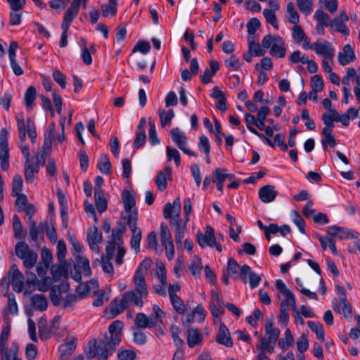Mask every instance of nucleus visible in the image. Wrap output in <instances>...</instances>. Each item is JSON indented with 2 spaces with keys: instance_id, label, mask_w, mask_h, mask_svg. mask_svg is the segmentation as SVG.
I'll list each match as a JSON object with an SVG mask.
<instances>
[{
  "instance_id": "1",
  "label": "nucleus",
  "mask_w": 360,
  "mask_h": 360,
  "mask_svg": "<svg viewBox=\"0 0 360 360\" xmlns=\"http://www.w3.org/2000/svg\"><path fill=\"white\" fill-rule=\"evenodd\" d=\"M123 327L124 324L121 321H114L108 327V334H103L98 340L95 338L90 340L86 352L87 359L97 357L100 360H106L112 355L116 347L121 342Z\"/></svg>"
},
{
  "instance_id": "2",
  "label": "nucleus",
  "mask_w": 360,
  "mask_h": 360,
  "mask_svg": "<svg viewBox=\"0 0 360 360\" xmlns=\"http://www.w3.org/2000/svg\"><path fill=\"white\" fill-rule=\"evenodd\" d=\"M133 283L134 289L125 292L121 300L115 299L111 302L109 310L112 317L117 316L129 306L143 307V300L149 294L148 285L140 279L133 280Z\"/></svg>"
},
{
  "instance_id": "3",
  "label": "nucleus",
  "mask_w": 360,
  "mask_h": 360,
  "mask_svg": "<svg viewBox=\"0 0 360 360\" xmlns=\"http://www.w3.org/2000/svg\"><path fill=\"white\" fill-rule=\"evenodd\" d=\"M280 335V330L274 326L273 317H266L264 324V337L261 338L257 344L259 347H264L266 351L272 354L274 352L275 345Z\"/></svg>"
},
{
  "instance_id": "4",
  "label": "nucleus",
  "mask_w": 360,
  "mask_h": 360,
  "mask_svg": "<svg viewBox=\"0 0 360 360\" xmlns=\"http://www.w3.org/2000/svg\"><path fill=\"white\" fill-rule=\"evenodd\" d=\"M304 49L306 51L312 50L322 58H329L330 61L334 60L335 49L332 43L325 39L319 38L314 43L306 41Z\"/></svg>"
},
{
  "instance_id": "5",
  "label": "nucleus",
  "mask_w": 360,
  "mask_h": 360,
  "mask_svg": "<svg viewBox=\"0 0 360 360\" xmlns=\"http://www.w3.org/2000/svg\"><path fill=\"white\" fill-rule=\"evenodd\" d=\"M15 253L19 259L23 260V265L27 269H31L37 264V253L30 250L25 242L19 241L15 244Z\"/></svg>"
},
{
  "instance_id": "6",
  "label": "nucleus",
  "mask_w": 360,
  "mask_h": 360,
  "mask_svg": "<svg viewBox=\"0 0 360 360\" xmlns=\"http://www.w3.org/2000/svg\"><path fill=\"white\" fill-rule=\"evenodd\" d=\"M124 232L125 227L121 223H119L117 229L112 231V240L107 243V245H111L112 248L117 251L115 262L117 265H121L123 263V257L126 253L122 239V236Z\"/></svg>"
},
{
  "instance_id": "7",
  "label": "nucleus",
  "mask_w": 360,
  "mask_h": 360,
  "mask_svg": "<svg viewBox=\"0 0 360 360\" xmlns=\"http://www.w3.org/2000/svg\"><path fill=\"white\" fill-rule=\"evenodd\" d=\"M263 48L270 49L271 56L281 58L285 56L284 41L277 35H266L262 39Z\"/></svg>"
},
{
  "instance_id": "8",
  "label": "nucleus",
  "mask_w": 360,
  "mask_h": 360,
  "mask_svg": "<svg viewBox=\"0 0 360 360\" xmlns=\"http://www.w3.org/2000/svg\"><path fill=\"white\" fill-rule=\"evenodd\" d=\"M248 273V265L243 264L239 266L236 261L230 258L228 261L227 267L226 271L223 274L222 280L224 284H229V277L233 279L241 278L244 283H246V275Z\"/></svg>"
},
{
  "instance_id": "9",
  "label": "nucleus",
  "mask_w": 360,
  "mask_h": 360,
  "mask_svg": "<svg viewBox=\"0 0 360 360\" xmlns=\"http://www.w3.org/2000/svg\"><path fill=\"white\" fill-rule=\"evenodd\" d=\"M160 238L162 245L165 247L166 257L169 260L173 259L175 253L174 245L172 240L171 233L165 224L160 227Z\"/></svg>"
},
{
  "instance_id": "10",
  "label": "nucleus",
  "mask_w": 360,
  "mask_h": 360,
  "mask_svg": "<svg viewBox=\"0 0 360 360\" xmlns=\"http://www.w3.org/2000/svg\"><path fill=\"white\" fill-rule=\"evenodd\" d=\"M197 240L201 248L209 246L210 248L215 247L219 252L222 251V247L217 243L212 227L207 226L205 233L200 231L197 233Z\"/></svg>"
},
{
  "instance_id": "11",
  "label": "nucleus",
  "mask_w": 360,
  "mask_h": 360,
  "mask_svg": "<svg viewBox=\"0 0 360 360\" xmlns=\"http://www.w3.org/2000/svg\"><path fill=\"white\" fill-rule=\"evenodd\" d=\"M181 210V204L179 198H176L172 203L168 202L165 205L163 210V216L165 219L169 220V224L177 223L182 219H180Z\"/></svg>"
},
{
  "instance_id": "12",
  "label": "nucleus",
  "mask_w": 360,
  "mask_h": 360,
  "mask_svg": "<svg viewBox=\"0 0 360 360\" xmlns=\"http://www.w3.org/2000/svg\"><path fill=\"white\" fill-rule=\"evenodd\" d=\"M8 131L3 128L0 131V160L3 170L7 171L9 167V148L8 143Z\"/></svg>"
},
{
  "instance_id": "13",
  "label": "nucleus",
  "mask_w": 360,
  "mask_h": 360,
  "mask_svg": "<svg viewBox=\"0 0 360 360\" xmlns=\"http://www.w3.org/2000/svg\"><path fill=\"white\" fill-rule=\"evenodd\" d=\"M170 135L176 146L185 154L189 156H196V154L187 147L188 139L180 129L178 127L172 129L170 131Z\"/></svg>"
},
{
  "instance_id": "14",
  "label": "nucleus",
  "mask_w": 360,
  "mask_h": 360,
  "mask_svg": "<svg viewBox=\"0 0 360 360\" xmlns=\"http://www.w3.org/2000/svg\"><path fill=\"white\" fill-rule=\"evenodd\" d=\"M128 226L131 231L130 247L135 254L140 252V243L141 240V230L137 226L136 217H129Z\"/></svg>"
},
{
  "instance_id": "15",
  "label": "nucleus",
  "mask_w": 360,
  "mask_h": 360,
  "mask_svg": "<svg viewBox=\"0 0 360 360\" xmlns=\"http://www.w3.org/2000/svg\"><path fill=\"white\" fill-rule=\"evenodd\" d=\"M327 235L333 239L337 238L340 240H345L356 238L359 236V233L347 228L330 226L328 227Z\"/></svg>"
},
{
  "instance_id": "16",
  "label": "nucleus",
  "mask_w": 360,
  "mask_h": 360,
  "mask_svg": "<svg viewBox=\"0 0 360 360\" xmlns=\"http://www.w3.org/2000/svg\"><path fill=\"white\" fill-rule=\"evenodd\" d=\"M115 252H117L116 250H114L111 245H107L106 254L102 255L99 261L103 272L108 274L111 278L113 276L114 269L110 259L115 255Z\"/></svg>"
},
{
  "instance_id": "17",
  "label": "nucleus",
  "mask_w": 360,
  "mask_h": 360,
  "mask_svg": "<svg viewBox=\"0 0 360 360\" xmlns=\"http://www.w3.org/2000/svg\"><path fill=\"white\" fill-rule=\"evenodd\" d=\"M278 194V191L276 190V187L271 184L264 185L258 190L259 198L264 203L274 202Z\"/></svg>"
},
{
  "instance_id": "18",
  "label": "nucleus",
  "mask_w": 360,
  "mask_h": 360,
  "mask_svg": "<svg viewBox=\"0 0 360 360\" xmlns=\"http://www.w3.org/2000/svg\"><path fill=\"white\" fill-rule=\"evenodd\" d=\"M98 281L92 279L89 282L79 284L76 288V292L81 297L89 295H96L98 292Z\"/></svg>"
},
{
  "instance_id": "19",
  "label": "nucleus",
  "mask_w": 360,
  "mask_h": 360,
  "mask_svg": "<svg viewBox=\"0 0 360 360\" xmlns=\"http://www.w3.org/2000/svg\"><path fill=\"white\" fill-rule=\"evenodd\" d=\"M356 60L354 49L351 44H346L338 52V60L340 65L345 66Z\"/></svg>"
},
{
  "instance_id": "20",
  "label": "nucleus",
  "mask_w": 360,
  "mask_h": 360,
  "mask_svg": "<svg viewBox=\"0 0 360 360\" xmlns=\"http://www.w3.org/2000/svg\"><path fill=\"white\" fill-rule=\"evenodd\" d=\"M10 274H11V283L13 289L16 292H21L24 288V275L19 271L16 264L11 266Z\"/></svg>"
},
{
  "instance_id": "21",
  "label": "nucleus",
  "mask_w": 360,
  "mask_h": 360,
  "mask_svg": "<svg viewBox=\"0 0 360 360\" xmlns=\"http://www.w3.org/2000/svg\"><path fill=\"white\" fill-rule=\"evenodd\" d=\"M87 241L91 250L94 252L99 253L98 244L103 242V236L96 226L89 229L87 233Z\"/></svg>"
},
{
  "instance_id": "22",
  "label": "nucleus",
  "mask_w": 360,
  "mask_h": 360,
  "mask_svg": "<svg viewBox=\"0 0 360 360\" xmlns=\"http://www.w3.org/2000/svg\"><path fill=\"white\" fill-rule=\"evenodd\" d=\"M122 198L124 203V210L127 214V221L129 217H136L137 220V213L131 212V209L135 206L136 201L134 195L127 190H124L122 193Z\"/></svg>"
},
{
  "instance_id": "23",
  "label": "nucleus",
  "mask_w": 360,
  "mask_h": 360,
  "mask_svg": "<svg viewBox=\"0 0 360 360\" xmlns=\"http://www.w3.org/2000/svg\"><path fill=\"white\" fill-rule=\"evenodd\" d=\"M333 309L335 312L342 314L345 318L351 316L352 309L346 297H341L338 302H333Z\"/></svg>"
},
{
  "instance_id": "24",
  "label": "nucleus",
  "mask_w": 360,
  "mask_h": 360,
  "mask_svg": "<svg viewBox=\"0 0 360 360\" xmlns=\"http://www.w3.org/2000/svg\"><path fill=\"white\" fill-rule=\"evenodd\" d=\"M216 342L227 347L233 346V341L228 328L224 323H221L219 331L216 335Z\"/></svg>"
},
{
  "instance_id": "25",
  "label": "nucleus",
  "mask_w": 360,
  "mask_h": 360,
  "mask_svg": "<svg viewBox=\"0 0 360 360\" xmlns=\"http://www.w3.org/2000/svg\"><path fill=\"white\" fill-rule=\"evenodd\" d=\"M172 175V169L169 166H167L165 167V171H160L158 172V174L155 179V184L158 186V188L160 191H163L167 188V176L170 177Z\"/></svg>"
},
{
  "instance_id": "26",
  "label": "nucleus",
  "mask_w": 360,
  "mask_h": 360,
  "mask_svg": "<svg viewBox=\"0 0 360 360\" xmlns=\"http://www.w3.org/2000/svg\"><path fill=\"white\" fill-rule=\"evenodd\" d=\"M30 236L31 239L36 242L39 239L43 240L44 232V224L40 223L38 226L34 220L30 221Z\"/></svg>"
},
{
  "instance_id": "27",
  "label": "nucleus",
  "mask_w": 360,
  "mask_h": 360,
  "mask_svg": "<svg viewBox=\"0 0 360 360\" xmlns=\"http://www.w3.org/2000/svg\"><path fill=\"white\" fill-rule=\"evenodd\" d=\"M77 346V338H71L65 343L59 347L60 356L62 359H67L74 352Z\"/></svg>"
},
{
  "instance_id": "28",
  "label": "nucleus",
  "mask_w": 360,
  "mask_h": 360,
  "mask_svg": "<svg viewBox=\"0 0 360 360\" xmlns=\"http://www.w3.org/2000/svg\"><path fill=\"white\" fill-rule=\"evenodd\" d=\"M171 225L175 227V242L177 245V248H181L184 236L186 230V221L181 220L180 221H177V223L171 224Z\"/></svg>"
},
{
  "instance_id": "29",
  "label": "nucleus",
  "mask_w": 360,
  "mask_h": 360,
  "mask_svg": "<svg viewBox=\"0 0 360 360\" xmlns=\"http://www.w3.org/2000/svg\"><path fill=\"white\" fill-rule=\"evenodd\" d=\"M203 336L197 328H191L187 331V344L189 347L193 348L195 345L202 344Z\"/></svg>"
},
{
  "instance_id": "30",
  "label": "nucleus",
  "mask_w": 360,
  "mask_h": 360,
  "mask_svg": "<svg viewBox=\"0 0 360 360\" xmlns=\"http://www.w3.org/2000/svg\"><path fill=\"white\" fill-rule=\"evenodd\" d=\"M79 13V8L75 7V4H70V7L65 13L61 28L69 29L70 24L77 17Z\"/></svg>"
},
{
  "instance_id": "31",
  "label": "nucleus",
  "mask_w": 360,
  "mask_h": 360,
  "mask_svg": "<svg viewBox=\"0 0 360 360\" xmlns=\"http://www.w3.org/2000/svg\"><path fill=\"white\" fill-rule=\"evenodd\" d=\"M278 340V347L283 351L287 350L294 345V338L289 328L285 330L283 337Z\"/></svg>"
},
{
  "instance_id": "32",
  "label": "nucleus",
  "mask_w": 360,
  "mask_h": 360,
  "mask_svg": "<svg viewBox=\"0 0 360 360\" xmlns=\"http://www.w3.org/2000/svg\"><path fill=\"white\" fill-rule=\"evenodd\" d=\"M211 96L217 100V107L221 112H225L226 110V96L217 87L215 86L212 89V92Z\"/></svg>"
},
{
  "instance_id": "33",
  "label": "nucleus",
  "mask_w": 360,
  "mask_h": 360,
  "mask_svg": "<svg viewBox=\"0 0 360 360\" xmlns=\"http://www.w3.org/2000/svg\"><path fill=\"white\" fill-rule=\"evenodd\" d=\"M285 17L291 24L298 25L300 22L299 13L292 2L287 4Z\"/></svg>"
},
{
  "instance_id": "34",
  "label": "nucleus",
  "mask_w": 360,
  "mask_h": 360,
  "mask_svg": "<svg viewBox=\"0 0 360 360\" xmlns=\"http://www.w3.org/2000/svg\"><path fill=\"white\" fill-rule=\"evenodd\" d=\"M151 263L152 262L149 259H145L143 261H142V262L141 263L140 266H139L138 269L136 270L134 274L133 280L138 281L139 279H140L143 283H146L144 275L150 269Z\"/></svg>"
},
{
  "instance_id": "35",
  "label": "nucleus",
  "mask_w": 360,
  "mask_h": 360,
  "mask_svg": "<svg viewBox=\"0 0 360 360\" xmlns=\"http://www.w3.org/2000/svg\"><path fill=\"white\" fill-rule=\"evenodd\" d=\"M1 360H22L19 357V346L18 342H12L9 348V352L2 354Z\"/></svg>"
},
{
  "instance_id": "36",
  "label": "nucleus",
  "mask_w": 360,
  "mask_h": 360,
  "mask_svg": "<svg viewBox=\"0 0 360 360\" xmlns=\"http://www.w3.org/2000/svg\"><path fill=\"white\" fill-rule=\"evenodd\" d=\"M290 217L292 222L297 227L302 234H305L306 223L302 216L296 211L291 210Z\"/></svg>"
},
{
  "instance_id": "37",
  "label": "nucleus",
  "mask_w": 360,
  "mask_h": 360,
  "mask_svg": "<svg viewBox=\"0 0 360 360\" xmlns=\"http://www.w3.org/2000/svg\"><path fill=\"white\" fill-rule=\"evenodd\" d=\"M322 134L323 138L321 141V143L323 148L326 149L328 146L334 148L336 145V141L332 134V129L329 127H324Z\"/></svg>"
},
{
  "instance_id": "38",
  "label": "nucleus",
  "mask_w": 360,
  "mask_h": 360,
  "mask_svg": "<svg viewBox=\"0 0 360 360\" xmlns=\"http://www.w3.org/2000/svg\"><path fill=\"white\" fill-rule=\"evenodd\" d=\"M292 36L294 41L297 44H300L302 42V48L304 49V45L305 44L306 41H310L309 38H307L305 35L304 32L298 25H295V26L292 29Z\"/></svg>"
},
{
  "instance_id": "39",
  "label": "nucleus",
  "mask_w": 360,
  "mask_h": 360,
  "mask_svg": "<svg viewBox=\"0 0 360 360\" xmlns=\"http://www.w3.org/2000/svg\"><path fill=\"white\" fill-rule=\"evenodd\" d=\"M317 238H318V239L321 243V245L324 251L327 249V248H329L330 250L332 251V252L334 255L338 254L335 242L333 238L328 236V235L326 237H323L321 235H317Z\"/></svg>"
},
{
  "instance_id": "40",
  "label": "nucleus",
  "mask_w": 360,
  "mask_h": 360,
  "mask_svg": "<svg viewBox=\"0 0 360 360\" xmlns=\"http://www.w3.org/2000/svg\"><path fill=\"white\" fill-rule=\"evenodd\" d=\"M97 167L103 174H108L112 172V166L106 155H101L98 160Z\"/></svg>"
},
{
  "instance_id": "41",
  "label": "nucleus",
  "mask_w": 360,
  "mask_h": 360,
  "mask_svg": "<svg viewBox=\"0 0 360 360\" xmlns=\"http://www.w3.org/2000/svg\"><path fill=\"white\" fill-rule=\"evenodd\" d=\"M11 331V326L9 325L5 326L1 333L0 335V353L1 354L9 352V349L6 348V345L8 341V335Z\"/></svg>"
},
{
  "instance_id": "42",
  "label": "nucleus",
  "mask_w": 360,
  "mask_h": 360,
  "mask_svg": "<svg viewBox=\"0 0 360 360\" xmlns=\"http://www.w3.org/2000/svg\"><path fill=\"white\" fill-rule=\"evenodd\" d=\"M307 325L310 330L316 334V338L320 341L324 342L325 331L323 330V325L320 323L312 321H308Z\"/></svg>"
},
{
  "instance_id": "43",
  "label": "nucleus",
  "mask_w": 360,
  "mask_h": 360,
  "mask_svg": "<svg viewBox=\"0 0 360 360\" xmlns=\"http://www.w3.org/2000/svg\"><path fill=\"white\" fill-rule=\"evenodd\" d=\"M32 302L35 309L40 311L46 309L48 303L44 295L36 294L32 297Z\"/></svg>"
},
{
  "instance_id": "44",
  "label": "nucleus",
  "mask_w": 360,
  "mask_h": 360,
  "mask_svg": "<svg viewBox=\"0 0 360 360\" xmlns=\"http://www.w3.org/2000/svg\"><path fill=\"white\" fill-rule=\"evenodd\" d=\"M233 177V175L226 173L225 169L221 168H217L214 172L212 181L224 183L226 179L231 180Z\"/></svg>"
},
{
  "instance_id": "45",
  "label": "nucleus",
  "mask_w": 360,
  "mask_h": 360,
  "mask_svg": "<svg viewBox=\"0 0 360 360\" xmlns=\"http://www.w3.org/2000/svg\"><path fill=\"white\" fill-rule=\"evenodd\" d=\"M322 119L326 125L325 127L332 129L334 127V121L338 119V113L335 110H330L328 113L323 115Z\"/></svg>"
},
{
  "instance_id": "46",
  "label": "nucleus",
  "mask_w": 360,
  "mask_h": 360,
  "mask_svg": "<svg viewBox=\"0 0 360 360\" xmlns=\"http://www.w3.org/2000/svg\"><path fill=\"white\" fill-rule=\"evenodd\" d=\"M265 48L258 42L249 40V55L251 56H262L265 54Z\"/></svg>"
},
{
  "instance_id": "47",
  "label": "nucleus",
  "mask_w": 360,
  "mask_h": 360,
  "mask_svg": "<svg viewBox=\"0 0 360 360\" xmlns=\"http://www.w3.org/2000/svg\"><path fill=\"white\" fill-rule=\"evenodd\" d=\"M29 270L30 269H27V271H25V275L27 276L26 284L28 288V289L25 291V295L30 294L35 290V285L37 282V278L36 275Z\"/></svg>"
},
{
  "instance_id": "48",
  "label": "nucleus",
  "mask_w": 360,
  "mask_h": 360,
  "mask_svg": "<svg viewBox=\"0 0 360 360\" xmlns=\"http://www.w3.org/2000/svg\"><path fill=\"white\" fill-rule=\"evenodd\" d=\"M159 115L160 124L162 127L170 124L172 119L174 117V112L172 110L166 111L164 109H159Z\"/></svg>"
},
{
  "instance_id": "49",
  "label": "nucleus",
  "mask_w": 360,
  "mask_h": 360,
  "mask_svg": "<svg viewBox=\"0 0 360 360\" xmlns=\"http://www.w3.org/2000/svg\"><path fill=\"white\" fill-rule=\"evenodd\" d=\"M95 203L99 212H103L107 209V200L105 198L103 192H94Z\"/></svg>"
},
{
  "instance_id": "50",
  "label": "nucleus",
  "mask_w": 360,
  "mask_h": 360,
  "mask_svg": "<svg viewBox=\"0 0 360 360\" xmlns=\"http://www.w3.org/2000/svg\"><path fill=\"white\" fill-rule=\"evenodd\" d=\"M166 154L168 161L174 160L175 165L179 167L181 164V156L179 152L170 146L166 147Z\"/></svg>"
},
{
  "instance_id": "51",
  "label": "nucleus",
  "mask_w": 360,
  "mask_h": 360,
  "mask_svg": "<svg viewBox=\"0 0 360 360\" xmlns=\"http://www.w3.org/2000/svg\"><path fill=\"white\" fill-rule=\"evenodd\" d=\"M330 27L343 35L349 34V30L348 27L345 25L344 22H341L339 18H335L331 21V25Z\"/></svg>"
},
{
  "instance_id": "52",
  "label": "nucleus",
  "mask_w": 360,
  "mask_h": 360,
  "mask_svg": "<svg viewBox=\"0 0 360 360\" xmlns=\"http://www.w3.org/2000/svg\"><path fill=\"white\" fill-rule=\"evenodd\" d=\"M297 5L305 15H309L312 12L313 0H297Z\"/></svg>"
},
{
  "instance_id": "53",
  "label": "nucleus",
  "mask_w": 360,
  "mask_h": 360,
  "mask_svg": "<svg viewBox=\"0 0 360 360\" xmlns=\"http://www.w3.org/2000/svg\"><path fill=\"white\" fill-rule=\"evenodd\" d=\"M96 52V49L93 45L89 47L84 46L82 49V58L83 62L89 65L92 63L91 53Z\"/></svg>"
},
{
  "instance_id": "54",
  "label": "nucleus",
  "mask_w": 360,
  "mask_h": 360,
  "mask_svg": "<svg viewBox=\"0 0 360 360\" xmlns=\"http://www.w3.org/2000/svg\"><path fill=\"white\" fill-rule=\"evenodd\" d=\"M314 18L317 21L318 23L325 24L330 26L331 25L329 15L326 12H324L322 8L316 11L314 14Z\"/></svg>"
},
{
  "instance_id": "55",
  "label": "nucleus",
  "mask_w": 360,
  "mask_h": 360,
  "mask_svg": "<svg viewBox=\"0 0 360 360\" xmlns=\"http://www.w3.org/2000/svg\"><path fill=\"white\" fill-rule=\"evenodd\" d=\"M202 268L201 259L198 257H195L188 265V269L193 276H198Z\"/></svg>"
},
{
  "instance_id": "56",
  "label": "nucleus",
  "mask_w": 360,
  "mask_h": 360,
  "mask_svg": "<svg viewBox=\"0 0 360 360\" xmlns=\"http://www.w3.org/2000/svg\"><path fill=\"white\" fill-rule=\"evenodd\" d=\"M36 167L28 161L25 162V179L27 183H32L34 179Z\"/></svg>"
},
{
  "instance_id": "57",
  "label": "nucleus",
  "mask_w": 360,
  "mask_h": 360,
  "mask_svg": "<svg viewBox=\"0 0 360 360\" xmlns=\"http://www.w3.org/2000/svg\"><path fill=\"white\" fill-rule=\"evenodd\" d=\"M275 13L276 12L274 11H269L268 8H265L263 11V14L266 22L271 25L275 30H278V24Z\"/></svg>"
},
{
  "instance_id": "58",
  "label": "nucleus",
  "mask_w": 360,
  "mask_h": 360,
  "mask_svg": "<svg viewBox=\"0 0 360 360\" xmlns=\"http://www.w3.org/2000/svg\"><path fill=\"white\" fill-rule=\"evenodd\" d=\"M36 89L32 86L28 87L25 94V104L27 108L32 107V105L36 98Z\"/></svg>"
},
{
  "instance_id": "59",
  "label": "nucleus",
  "mask_w": 360,
  "mask_h": 360,
  "mask_svg": "<svg viewBox=\"0 0 360 360\" xmlns=\"http://www.w3.org/2000/svg\"><path fill=\"white\" fill-rule=\"evenodd\" d=\"M170 300L173 307L175 310L181 314H183L186 311L185 305L184 304L183 300L178 295L170 297Z\"/></svg>"
},
{
  "instance_id": "60",
  "label": "nucleus",
  "mask_w": 360,
  "mask_h": 360,
  "mask_svg": "<svg viewBox=\"0 0 360 360\" xmlns=\"http://www.w3.org/2000/svg\"><path fill=\"white\" fill-rule=\"evenodd\" d=\"M76 259L78 266L82 269L84 274L85 276H89L91 274V269L89 259L80 255H78Z\"/></svg>"
},
{
  "instance_id": "61",
  "label": "nucleus",
  "mask_w": 360,
  "mask_h": 360,
  "mask_svg": "<svg viewBox=\"0 0 360 360\" xmlns=\"http://www.w3.org/2000/svg\"><path fill=\"white\" fill-rule=\"evenodd\" d=\"M285 140V134H276L274 136V141L269 137H264V142L271 148H275L279 145H282Z\"/></svg>"
},
{
  "instance_id": "62",
  "label": "nucleus",
  "mask_w": 360,
  "mask_h": 360,
  "mask_svg": "<svg viewBox=\"0 0 360 360\" xmlns=\"http://www.w3.org/2000/svg\"><path fill=\"white\" fill-rule=\"evenodd\" d=\"M169 331L174 345L176 347H181L184 345V340L179 335L180 333V328L175 325H172Z\"/></svg>"
},
{
  "instance_id": "63",
  "label": "nucleus",
  "mask_w": 360,
  "mask_h": 360,
  "mask_svg": "<svg viewBox=\"0 0 360 360\" xmlns=\"http://www.w3.org/2000/svg\"><path fill=\"white\" fill-rule=\"evenodd\" d=\"M297 352L300 354L305 352L309 347V340L306 335L302 334L296 342Z\"/></svg>"
},
{
  "instance_id": "64",
  "label": "nucleus",
  "mask_w": 360,
  "mask_h": 360,
  "mask_svg": "<svg viewBox=\"0 0 360 360\" xmlns=\"http://www.w3.org/2000/svg\"><path fill=\"white\" fill-rule=\"evenodd\" d=\"M22 188V179L19 174H15L13 178L12 195H18L21 193Z\"/></svg>"
}]
</instances>
